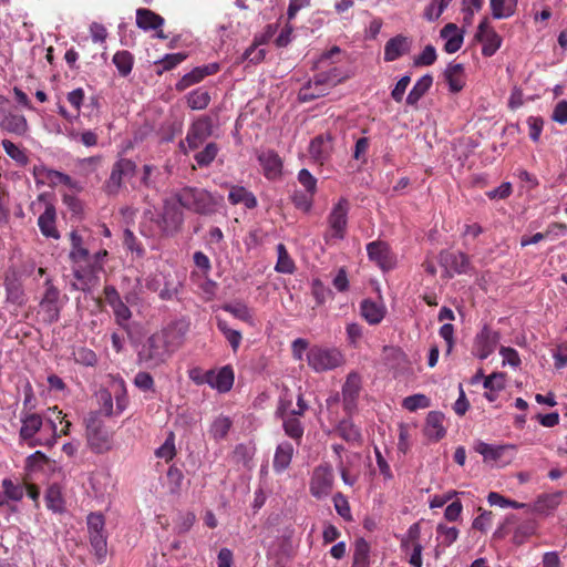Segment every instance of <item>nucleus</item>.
<instances>
[{
	"label": "nucleus",
	"mask_w": 567,
	"mask_h": 567,
	"mask_svg": "<svg viewBox=\"0 0 567 567\" xmlns=\"http://www.w3.org/2000/svg\"><path fill=\"white\" fill-rule=\"evenodd\" d=\"M184 224V213L175 198L165 199L162 212L155 214L146 209L140 223L142 236L161 239L175 236Z\"/></svg>",
	"instance_id": "1"
},
{
	"label": "nucleus",
	"mask_w": 567,
	"mask_h": 567,
	"mask_svg": "<svg viewBox=\"0 0 567 567\" xmlns=\"http://www.w3.org/2000/svg\"><path fill=\"white\" fill-rule=\"evenodd\" d=\"M348 75L339 68L333 66L324 72L317 73L298 92V99L301 102H311L324 96L329 91L344 81Z\"/></svg>",
	"instance_id": "2"
},
{
	"label": "nucleus",
	"mask_w": 567,
	"mask_h": 567,
	"mask_svg": "<svg viewBox=\"0 0 567 567\" xmlns=\"http://www.w3.org/2000/svg\"><path fill=\"white\" fill-rule=\"evenodd\" d=\"M178 205L200 215L215 212L216 202L210 193L202 188L184 187L174 196Z\"/></svg>",
	"instance_id": "3"
},
{
	"label": "nucleus",
	"mask_w": 567,
	"mask_h": 567,
	"mask_svg": "<svg viewBox=\"0 0 567 567\" xmlns=\"http://www.w3.org/2000/svg\"><path fill=\"white\" fill-rule=\"evenodd\" d=\"M167 343L163 334L153 333L142 344L137 353L138 363L147 369H155L165 363L171 357Z\"/></svg>",
	"instance_id": "4"
},
{
	"label": "nucleus",
	"mask_w": 567,
	"mask_h": 567,
	"mask_svg": "<svg viewBox=\"0 0 567 567\" xmlns=\"http://www.w3.org/2000/svg\"><path fill=\"white\" fill-rule=\"evenodd\" d=\"M34 271L39 277L44 275L43 268L35 269L34 265H25L21 269L10 268L4 277V288L7 301L13 305L22 306L25 301L22 279L31 276Z\"/></svg>",
	"instance_id": "5"
},
{
	"label": "nucleus",
	"mask_w": 567,
	"mask_h": 567,
	"mask_svg": "<svg viewBox=\"0 0 567 567\" xmlns=\"http://www.w3.org/2000/svg\"><path fill=\"white\" fill-rule=\"evenodd\" d=\"M41 208L44 209L38 218V226L41 234L47 238L59 239L60 234L55 227L56 210L53 203L51 202L50 194H40L37 200L32 202L30 205V209L34 214H37Z\"/></svg>",
	"instance_id": "6"
},
{
	"label": "nucleus",
	"mask_w": 567,
	"mask_h": 567,
	"mask_svg": "<svg viewBox=\"0 0 567 567\" xmlns=\"http://www.w3.org/2000/svg\"><path fill=\"white\" fill-rule=\"evenodd\" d=\"M85 424L89 447L97 454L110 451L112 447V433L100 420L99 414L96 412L90 413Z\"/></svg>",
	"instance_id": "7"
},
{
	"label": "nucleus",
	"mask_w": 567,
	"mask_h": 567,
	"mask_svg": "<svg viewBox=\"0 0 567 567\" xmlns=\"http://www.w3.org/2000/svg\"><path fill=\"white\" fill-rule=\"evenodd\" d=\"M89 539L99 563H103L107 554V535L105 518L101 513H91L86 517Z\"/></svg>",
	"instance_id": "8"
},
{
	"label": "nucleus",
	"mask_w": 567,
	"mask_h": 567,
	"mask_svg": "<svg viewBox=\"0 0 567 567\" xmlns=\"http://www.w3.org/2000/svg\"><path fill=\"white\" fill-rule=\"evenodd\" d=\"M307 361L316 372H322L340 367L343 355L336 348L315 346L307 352Z\"/></svg>",
	"instance_id": "9"
},
{
	"label": "nucleus",
	"mask_w": 567,
	"mask_h": 567,
	"mask_svg": "<svg viewBox=\"0 0 567 567\" xmlns=\"http://www.w3.org/2000/svg\"><path fill=\"white\" fill-rule=\"evenodd\" d=\"M83 261V265L81 262L74 264L73 276L76 282L73 284V288L75 290L89 291L92 286L97 284L100 274L104 268L90 256Z\"/></svg>",
	"instance_id": "10"
},
{
	"label": "nucleus",
	"mask_w": 567,
	"mask_h": 567,
	"mask_svg": "<svg viewBox=\"0 0 567 567\" xmlns=\"http://www.w3.org/2000/svg\"><path fill=\"white\" fill-rule=\"evenodd\" d=\"M136 171V164L128 158H120L116 161L110 174V177L104 184V192L109 196H115L120 193L123 181L134 176Z\"/></svg>",
	"instance_id": "11"
},
{
	"label": "nucleus",
	"mask_w": 567,
	"mask_h": 567,
	"mask_svg": "<svg viewBox=\"0 0 567 567\" xmlns=\"http://www.w3.org/2000/svg\"><path fill=\"white\" fill-rule=\"evenodd\" d=\"M475 451L483 456L484 462L497 466H505L509 464L514 457V453L508 455V452H515L516 446L514 444L494 445L480 441L475 445Z\"/></svg>",
	"instance_id": "12"
},
{
	"label": "nucleus",
	"mask_w": 567,
	"mask_h": 567,
	"mask_svg": "<svg viewBox=\"0 0 567 567\" xmlns=\"http://www.w3.org/2000/svg\"><path fill=\"white\" fill-rule=\"evenodd\" d=\"M33 176L38 185H47L49 187H56L64 185L71 189H79V183L71 178L68 174L60 171L49 168L48 166L40 164L33 167Z\"/></svg>",
	"instance_id": "13"
},
{
	"label": "nucleus",
	"mask_w": 567,
	"mask_h": 567,
	"mask_svg": "<svg viewBox=\"0 0 567 567\" xmlns=\"http://www.w3.org/2000/svg\"><path fill=\"white\" fill-rule=\"evenodd\" d=\"M62 305L60 302V291L51 284V280H45V291L40 301V311L43 317V321L47 323L56 322L60 318Z\"/></svg>",
	"instance_id": "14"
},
{
	"label": "nucleus",
	"mask_w": 567,
	"mask_h": 567,
	"mask_svg": "<svg viewBox=\"0 0 567 567\" xmlns=\"http://www.w3.org/2000/svg\"><path fill=\"white\" fill-rule=\"evenodd\" d=\"M333 470L329 464H321L313 470L310 481V493L313 497L321 499L328 496L333 487Z\"/></svg>",
	"instance_id": "15"
},
{
	"label": "nucleus",
	"mask_w": 567,
	"mask_h": 567,
	"mask_svg": "<svg viewBox=\"0 0 567 567\" xmlns=\"http://www.w3.org/2000/svg\"><path fill=\"white\" fill-rule=\"evenodd\" d=\"M213 134V122L209 116H200L193 122L187 131L185 141H181L179 147L184 150L187 143L190 150L198 148Z\"/></svg>",
	"instance_id": "16"
},
{
	"label": "nucleus",
	"mask_w": 567,
	"mask_h": 567,
	"mask_svg": "<svg viewBox=\"0 0 567 567\" xmlns=\"http://www.w3.org/2000/svg\"><path fill=\"white\" fill-rule=\"evenodd\" d=\"M475 39L483 44L482 54L486 58L493 56L503 42L502 37L491 25L487 18L480 22Z\"/></svg>",
	"instance_id": "17"
},
{
	"label": "nucleus",
	"mask_w": 567,
	"mask_h": 567,
	"mask_svg": "<svg viewBox=\"0 0 567 567\" xmlns=\"http://www.w3.org/2000/svg\"><path fill=\"white\" fill-rule=\"evenodd\" d=\"M104 296L106 303L113 310L116 323L123 329H128V321L132 318L128 305L123 300L114 286H105Z\"/></svg>",
	"instance_id": "18"
},
{
	"label": "nucleus",
	"mask_w": 567,
	"mask_h": 567,
	"mask_svg": "<svg viewBox=\"0 0 567 567\" xmlns=\"http://www.w3.org/2000/svg\"><path fill=\"white\" fill-rule=\"evenodd\" d=\"M349 202L346 198H340L333 206L328 217L330 227V237L334 239H343L348 224Z\"/></svg>",
	"instance_id": "19"
},
{
	"label": "nucleus",
	"mask_w": 567,
	"mask_h": 567,
	"mask_svg": "<svg viewBox=\"0 0 567 567\" xmlns=\"http://www.w3.org/2000/svg\"><path fill=\"white\" fill-rule=\"evenodd\" d=\"M501 336L497 331L492 330L487 326H484L483 329L476 334L473 344V354L476 355L481 360H485L489 354H492Z\"/></svg>",
	"instance_id": "20"
},
{
	"label": "nucleus",
	"mask_w": 567,
	"mask_h": 567,
	"mask_svg": "<svg viewBox=\"0 0 567 567\" xmlns=\"http://www.w3.org/2000/svg\"><path fill=\"white\" fill-rule=\"evenodd\" d=\"M369 259L374 261L383 271L390 270L395 265V258L390 247L384 241H372L367 245Z\"/></svg>",
	"instance_id": "21"
},
{
	"label": "nucleus",
	"mask_w": 567,
	"mask_h": 567,
	"mask_svg": "<svg viewBox=\"0 0 567 567\" xmlns=\"http://www.w3.org/2000/svg\"><path fill=\"white\" fill-rule=\"evenodd\" d=\"M20 421L22 425L19 436L30 446V442L37 440L34 436L43 425V417L40 414L27 412L21 413Z\"/></svg>",
	"instance_id": "22"
},
{
	"label": "nucleus",
	"mask_w": 567,
	"mask_h": 567,
	"mask_svg": "<svg viewBox=\"0 0 567 567\" xmlns=\"http://www.w3.org/2000/svg\"><path fill=\"white\" fill-rule=\"evenodd\" d=\"M440 262L446 270H452L456 274H467L471 269L468 257L461 251H442L440 254Z\"/></svg>",
	"instance_id": "23"
},
{
	"label": "nucleus",
	"mask_w": 567,
	"mask_h": 567,
	"mask_svg": "<svg viewBox=\"0 0 567 567\" xmlns=\"http://www.w3.org/2000/svg\"><path fill=\"white\" fill-rule=\"evenodd\" d=\"M412 41L402 34L391 38L384 45V61L393 62L411 50Z\"/></svg>",
	"instance_id": "24"
},
{
	"label": "nucleus",
	"mask_w": 567,
	"mask_h": 567,
	"mask_svg": "<svg viewBox=\"0 0 567 567\" xmlns=\"http://www.w3.org/2000/svg\"><path fill=\"white\" fill-rule=\"evenodd\" d=\"M65 416L66 415L61 410H59L56 406L50 408L48 410V414L45 415V420L48 421V423L52 430V435H51V437H49L47 440L31 441L30 447H35L38 445L49 446V447L54 446L56 443V439H58V422L63 423V421L65 420Z\"/></svg>",
	"instance_id": "25"
},
{
	"label": "nucleus",
	"mask_w": 567,
	"mask_h": 567,
	"mask_svg": "<svg viewBox=\"0 0 567 567\" xmlns=\"http://www.w3.org/2000/svg\"><path fill=\"white\" fill-rule=\"evenodd\" d=\"M444 80L452 93H458L465 85V68L462 63L451 62L443 72Z\"/></svg>",
	"instance_id": "26"
},
{
	"label": "nucleus",
	"mask_w": 567,
	"mask_h": 567,
	"mask_svg": "<svg viewBox=\"0 0 567 567\" xmlns=\"http://www.w3.org/2000/svg\"><path fill=\"white\" fill-rule=\"evenodd\" d=\"M258 161L268 179H275L281 175L282 162L276 152L270 150L262 152L259 154Z\"/></svg>",
	"instance_id": "27"
},
{
	"label": "nucleus",
	"mask_w": 567,
	"mask_h": 567,
	"mask_svg": "<svg viewBox=\"0 0 567 567\" xmlns=\"http://www.w3.org/2000/svg\"><path fill=\"white\" fill-rule=\"evenodd\" d=\"M441 38L445 40L444 50L446 53H455L457 52L464 41V34L458 30L457 25L454 23L445 24L441 32Z\"/></svg>",
	"instance_id": "28"
},
{
	"label": "nucleus",
	"mask_w": 567,
	"mask_h": 567,
	"mask_svg": "<svg viewBox=\"0 0 567 567\" xmlns=\"http://www.w3.org/2000/svg\"><path fill=\"white\" fill-rule=\"evenodd\" d=\"M208 384L219 392H228L234 384V372L228 365L223 367L217 373L208 371Z\"/></svg>",
	"instance_id": "29"
},
{
	"label": "nucleus",
	"mask_w": 567,
	"mask_h": 567,
	"mask_svg": "<svg viewBox=\"0 0 567 567\" xmlns=\"http://www.w3.org/2000/svg\"><path fill=\"white\" fill-rule=\"evenodd\" d=\"M360 312L370 324H378L385 316V307L382 302L364 299L360 305Z\"/></svg>",
	"instance_id": "30"
},
{
	"label": "nucleus",
	"mask_w": 567,
	"mask_h": 567,
	"mask_svg": "<svg viewBox=\"0 0 567 567\" xmlns=\"http://www.w3.org/2000/svg\"><path fill=\"white\" fill-rule=\"evenodd\" d=\"M136 24L144 31L157 30L164 24V18L150 9L140 8L136 10Z\"/></svg>",
	"instance_id": "31"
},
{
	"label": "nucleus",
	"mask_w": 567,
	"mask_h": 567,
	"mask_svg": "<svg viewBox=\"0 0 567 567\" xmlns=\"http://www.w3.org/2000/svg\"><path fill=\"white\" fill-rule=\"evenodd\" d=\"M444 415L437 411H431L426 416L425 434L427 437L439 441L441 440L446 431L443 426Z\"/></svg>",
	"instance_id": "32"
},
{
	"label": "nucleus",
	"mask_w": 567,
	"mask_h": 567,
	"mask_svg": "<svg viewBox=\"0 0 567 567\" xmlns=\"http://www.w3.org/2000/svg\"><path fill=\"white\" fill-rule=\"evenodd\" d=\"M293 455V446L289 442L280 443L275 452L272 467L276 473H282L290 465Z\"/></svg>",
	"instance_id": "33"
},
{
	"label": "nucleus",
	"mask_w": 567,
	"mask_h": 567,
	"mask_svg": "<svg viewBox=\"0 0 567 567\" xmlns=\"http://www.w3.org/2000/svg\"><path fill=\"white\" fill-rule=\"evenodd\" d=\"M561 497L563 492L542 494L537 497L534 509L538 514L549 515L559 506Z\"/></svg>",
	"instance_id": "34"
},
{
	"label": "nucleus",
	"mask_w": 567,
	"mask_h": 567,
	"mask_svg": "<svg viewBox=\"0 0 567 567\" xmlns=\"http://www.w3.org/2000/svg\"><path fill=\"white\" fill-rule=\"evenodd\" d=\"M383 360L389 368L398 371L404 370L409 364L406 354L396 347H384Z\"/></svg>",
	"instance_id": "35"
},
{
	"label": "nucleus",
	"mask_w": 567,
	"mask_h": 567,
	"mask_svg": "<svg viewBox=\"0 0 567 567\" xmlns=\"http://www.w3.org/2000/svg\"><path fill=\"white\" fill-rule=\"evenodd\" d=\"M433 84V76L431 74H425L421 76L412 90L409 92L406 96V104L411 106H416L419 101L425 95V93L431 89Z\"/></svg>",
	"instance_id": "36"
},
{
	"label": "nucleus",
	"mask_w": 567,
	"mask_h": 567,
	"mask_svg": "<svg viewBox=\"0 0 567 567\" xmlns=\"http://www.w3.org/2000/svg\"><path fill=\"white\" fill-rule=\"evenodd\" d=\"M360 380L354 373L349 374L346 383L342 386V398L346 410H351L354 406V402L359 395Z\"/></svg>",
	"instance_id": "37"
},
{
	"label": "nucleus",
	"mask_w": 567,
	"mask_h": 567,
	"mask_svg": "<svg viewBox=\"0 0 567 567\" xmlns=\"http://www.w3.org/2000/svg\"><path fill=\"white\" fill-rule=\"evenodd\" d=\"M228 200L233 205L241 203L248 209H252L257 206L256 196L251 192L247 190L245 187L241 186L231 187L228 194Z\"/></svg>",
	"instance_id": "38"
},
{
	"label": "nucleus",
	"mask_w": 567,
	"mask_h": 567,
	"mask_svg": "<svg viewBox=\"0 0 567 567\" xmlns=\"http://www.w3.org/2000/svg\"><path fill=\"white\" fill-rule=\"evenodd\" d=\"M44 501L48 509L52 511L53 513H62L64 511L65 503L60 485H50L45 491Z\"/></svg>",
	"instance_id": "39"
},
{
	"label": "nucleus",
	"mask_w": 567,
	"mask_h": 567,
	"mask_svg": "<svg viewBox=\"0 0 567 567\" xmlns=\"http://www.w3.org/2000/svg\"><path fill=\"white\" fill-rule=\"evenodd\" d=\"M163 334L167 343V350L171 354L183 343L185 331L177 323L169 324L163 330L156 332Z\"/></svg>",
	"instance_id": "40"
},
{
	"label": "nucleus",
	"mask_w": 567,
	"mask_h": 567,
	"mask_svg": "<svg viewBox=\"0 0 567 567\" xmlns=\"http://www.w3.org/2000/svg\"><path fill=\"white\" fill-rule=\"evenodd\" d=\"M518 0H489V7L494 19H507L517 8Z\"/></svg>",
	"instance_id": "41"
},
{
	"label": "nucleus",
	"mask_w": 567,
	"mask_h": 567,
	"mask_svg": "<svg viewBox=\"0 0 567 567\" xmlns=\"http://www.w3.org/2000/svg\"><path fill=\"white\" fill-rule=\"evenodd\" d=\"M1 130L9 133L22 136L28 132V122L23 115L10 113L9 116L1 123Z\"/></svg>",
	"instance_id": "42"
},
{
	"label": "nucleus",
	"mask_w": 567,
	"mask_h": 567,
	"mask_svg": "<svg viewBox=\"0 0 567 567\" xmlns=\"http://www.w3.org/2000/svg\"><path fill=\"white\" fill-rule=\"evenodd\" d=\"M70 240H71V250L69 254L70 259L73 261V264L82 262V260L86 259L89 257V249L84 247L83 238L82 236L73 230L70 233Z\"/></svg>",
	"instance_id": "43"
},
{
	"label": "nucleus",
	"mask_w": 567,
	"mask_h": 567,
	"mask_svg": "<svg viewBox=\"0 0 567 567\" xmlns=\"http://www.w3.org/2000/svg\"><path fill=\"white\" fill-rule=\"evenodd\" d=\"M231 426L233 421L230 417L226 415H218L213 420L208 433L215 441H221L226 439Z\"/></svg>",
	"instance_id": "44"
},
{
	"label": "nucleus",
	"mask_w": 567,
	"mask_h": 567,
	"mask_svg": "<svg viewBox=\"0 0 567 567\" xmlns=\"http://www.w3.org/2000/svg\"><path fill=\"white\" fill-rule=\"evenodd\" d=\"M210 102V94L204 87H197L186 95V103L192 110H204Z\"/></svg>",
	"instance_id": "45"
},
{
	"label": "nucleus",
	"mask_w": 567,
	"mask_h": 567,
	"mask_svg": "<svg viewBox=\"0 0 567 567\" xmlns=\"http://www.w3.org/2000/svg\"><path fill=\"white\" fill-rule=\"evenodd\" d=\"M370 545L364 538H359L354 544L353 567H369Z\"/></svg>",
	"instance_id": "46"
},
{
	"label": "nucleus",
	"mask_w": 567,
	"mask_h": 567,
	"mask_svg": "<svg viewBox=\"0 0 567 567\" xmlns=\"http://www.w3.org/2000/svg\"><path fill=\"white\" fill-rule=\"evenodd\" d=\"M336 433L349 443H358L361 441V432L352 421L342 420L339 422Z\"/></svg>",
	"instance_id": "47"
},
{
	"label": "nucleus",
	"mask_w": 567,
	"mask_h": 567,
	"mask_svg": "<svg viewBox=\"0 0 567 567\" xmlns=\"http://www.w3.org/2000/svg\"><path fill=\"white\" fill-rule=\"evenodd\" d=\"M226 312H229L235 318L254 326V317L249 307L244 302L227 303L223 307Z\"/></svg>",
	"instance_id": "48"
},
{
	"label": "nucleus",
	"mask_w": 567,
	"mask_h": 567,
	"mask_svg": "<svg viewBox=\"0 0 567 567\" xmlns=\"http://www.w3.org/2000/svg\"><path fill=\"white\" fill-rule=\"evenodd\" d=\"M281 420L286 435L299 443L303 436V426L297 415H288Z\"/></svg>",
	"instance_id": "49"
},
{
	"label": "nucleus",
	"mask_w": 567,
	"mask_h": 567,
	"mask_svg": "<svg viewBox=\"0 0 567 567\" xmlns=\"http://www.w3.org/2000/svg\"><path fill=\"white\" fill-rule=\"evenodd\" d=\"M328 144V141L323 136L315 137L309 146L310 156L315 161L322 163L329 155Z\"/></svg>",
	"instance_id": "50"
},
{
	"label": "nucleus",
	"mask_w": 567,
	"mask_h": 567,
	"mask_svg": "<svg viewBox=\"0 0 567 567\" xmlns=\"http://www.w3.org/2000/svg\"><path fill=\"white\" fill-rule=\"evenodd\" d=\"M113 63L122 76H127L132 71L134 58L128 51H118L113 56Z\"/></svg>",
	"instance_id": "51"
},
{
	"label": "nucleus",
	"mask_w": 567,
	"mask_h": 567,
	"mask_svg": "<svg viewBox=\"0 0 567 567\" xmlns=\"http://www.w3.org/2000/svg\"><path fill=\"white\" fill-rule=\"evenodd\" d=\"M458 534L460 532L456 527H450L444 524H439L436 526V539L441 546H451L454 542H456Z\"/></svg>",
	"instance_id": "52"
},
{
	"label": "nucleus",
	"mask_w": 567,
	"mask_h": 567,
	"mask_svg": "<svg viewBox=\"0 0 567 567\" xmlns=\"http://www.w3.org/2000/svg\"><path fill=\"white\" fill-rule=\"evenodd\" d=\"M278 260L276 264V271L281 274H292L295 270V264L289 257L288 251L284 244L277 245Z\"/></svg>",
	"instance_id": "53"
},
{
	"label": "nucleus",
	"mask_w": 567,
	"mask_h": 567,
	"mask_svg": "<svg viewBox=\"0 0 567 567\" xmlns=\"http://www.w3.org/2000/svg\"><path fill=\"white\" fill-rule=\"evenodd\" d=\"M1 144L3 146L6 154L14 162H17L20 166H25L28 164V155L22 148H20L13 142H11L10 140H3Z\"/></svg>",
	"instance_id": "54"
},
{
	"label": "nucleus",
	"mask_w": 567,
	"mask_h": 567,
	"mask_svg": "<svg viewBox=\"0 0 567 567\" xmlns=\"http://www.w3.org/2000/svg\"><path fill=\"white\" fill-rule=\"evenodd\" d=\"M73 359L76 363L85 367H94L97 363L95 352L85 347H78L73 350Z\"/></svg>",
	"instance_id": "55"
},
{
	"label": "nucleus",
	"mask_w": 567,
	"mask_h": 567,
	"mask_svg": "<svg viewBox=\"0 0 567 567\" xmlns=\"http://www.w3.org/2000/svg\"><path fill=\"white\" fill-rule=\"evenodd\" d=\"M217 328L227 339L231 349L237 351L243 339L241 333L238 330L229 328L227 322L220 319L217 321Z\"/></svg>",
	"instance_id": "56"
},
{
	"label": "nucleus",
	"mask_w": 567,
	"mask_h": 567,
	"mask_svg": "<svg viewBox=\"0 0 567 567\" xmlns=\"http://www.w3.org/2000/svg\"><path fill=\"white\" fill-rule=\"evenodd\" d=\"M431 405V400L425 394H413L403 399L402 406L410 412L419 409H426Z\"/></svg>",
	"instance_id": "57"
},
{
	"label": "nucleus",
	"mask_w": 567,
	"mask_h": 567,
	"mask_svg": "<svg viewBox=\"0 0 567 567\" xmlns=\"http://www.w3.org/2000/svg\"><path fill=\"white\" fill-rule=\"evenodd\" d=\"M187 55L185 53L178 52L173 54H165L162 59L157 60L155 64L159 65L161 69L157 70L158 74H162L165 71H169L182 63Z\"/></svg>",
	"instance_id": "58"
},
{
	"label": "nucleus",
	"mask_w": 567,
	"mask_h": 567,
	"mask_svg": "<svg viewBox=\"0 0 567 567\" xmlns=\"http://www.w3.org/2000/svg\"><path fill=\"white\" fill-rule=\"evenodd\" d=\"M218 151L216 143H208L203 151L195 154L194 158L198 166L206 167L215 159Z\"/></svg>",
	"instance_id": "59"
},
{
	"label": "nucleus",
	"mask_w": 567,
	"mask_h": 567,
	"mask_svg": "<svg viewBox=\"0 0 567 567\" xmlns=\"http://www.w3.org/2000/svg\"><path fill=\"white\" fill-rule=\"evenodd\" d=\"M311 293L316 299L317 305H323L328 299L332 298L333 296L332 290L326 287L320 279L312 280Z\"/></svg>",
	"instance_id": "60"
},
{
	"label": "nucleus",
	"mask_w": 567,
	"mask_h": 567,
	"mask_svg": "<svg viewBox=\"0 0 567 567\" xmlns=\"http://www.w3.org/2000/svg\"><path fill=\"white\" fill-rule=\"evenodd\" d=\"M315 194L307 190H295L291 200L293 205L303 212H309L312 207Z\"/></svg>",
	"instance_id": "61"
},
{
	"label": "nucleus",
	"mask_w": 567,
	"mask_h": 567,
	"mask_svg": "<svg viewBox=\"0 0 567 567\" xmlns=\"http://www.w3.org/2000/svg\"><path fill=\"white\" fill-rule=\"evenodd\" d=\"M2 488L8 499L18 502L22 499L24 495V487L20 483H14L10 478L2 481Z\"/></svg>",
	"instance_id": "62"
},
{
	"label": "nucleus",
	"mask_w": 567,
	"mask_h": 567,
	"mask_svg": "<svg viewBox=\"0 0 567 567\" xmlns=\"http://www.w3.org/2000/svg\"><path fill=\"white\" fill-rule=\"evenodd\" d=\"M420 536H421V526H420V523H414L412 524L406 534L404 536H402L401 538V549L405 553H408L410 550V547L411 545H415V543H420L419 539H420Z\"/></svg>",
	"instance_id": "63"
},
{
	"label": "nucleus",
	"mask_w": 567,
	"mask_h": 567,
	"mask_svg": "<svg viewBox=\"0 0 567 567\" xmlns=\"http://www.w3.org/2000/svg\"><path fill=\"white\" fill-rule=\"evenodd\" d=\"M436 50L432 44H427L423 51L414 58L413 64L415 66H429L436 61Z\"/></svg>",
	"instance_id": "64"
}]
</instances>
